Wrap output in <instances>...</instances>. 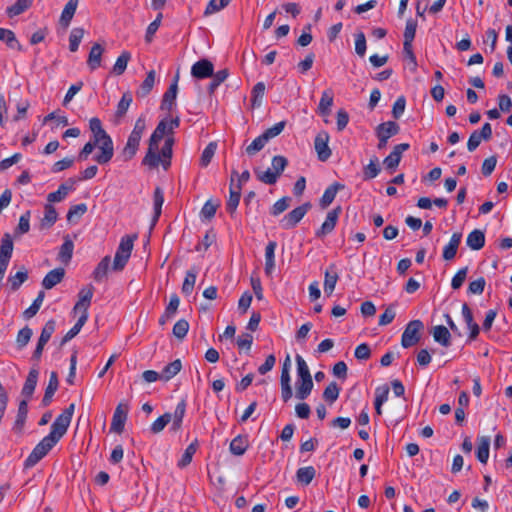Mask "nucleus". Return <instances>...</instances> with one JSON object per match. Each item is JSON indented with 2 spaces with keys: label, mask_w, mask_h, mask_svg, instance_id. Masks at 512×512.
I'll use <instances>...</instances> for the list:
<instances>
[{
  "label": "nucleus",
  "mask_w": 512,
  "mask_h": 512,
  "mask_svg": "<svg viewBox=\"0 0 512 512\" xmlns=\"http://www.w3.org/2000/svg\"><path fill=\"white\" fill-rule=\"evenodd\" d=\"M30 216H31V212L29 210L20 216L18 226L16 227V229L14 231L15 237L23 235L29 231Z\"/></svg>",
  "instance_id": "obj_56"
},
{
  "label": "nucleus",
  "mask_w": 512,
  "mask_h": 512,
  "mask_svg": "<svg viewBox=\"0 0 512 512\" xmlns=\"http://www.w3.org/2000/svg\"><path fill=\"white\" fill-rule=\"evenodd\" d=\"M137 238V235H126L121 238L120 244L115 253L114 261H113V269L115 271H121L124 269L126 263L128 262L131 252L133 249L134 240Z\"/></svg>",
  "instance_id": "obj_4"
},
{
  "label": "nucleus",
  "mask_w": 512,
  "mask_h": 512,
  "mask_svg": "<svg viewBox=\"0 0 512 512\" xmlns=\"http://www.w3.org/2000/svg\"><path fill=\"white\" fill-rule=\"evenodd\" d=\"M174 145V138L173 136H168L165 139L164 145L161 149L160 155L158 154L160 160L159 164L161 163L163 168L167 170L171 165V157H172V148Z\"/></svg>",
  "instance_id": "obj_22"
},
{
  "label": "nucleus",
  "mask_w": 512,
  "mask_h": 512,
  "mask_svg": "<svg viewBox=\"0 0 512 512\" xmlns=\"http://www.w3.org/2000/svg\"><path fill=\"white\" fill-rule=\"evenodd\" d=\"M178 81L179 74L175 75L173 83L169 86L167 91L163 95V99L161 102V109L171 111L173 106L175 105V100L178 92Z\"/></svg>",
  "instance_id": "obj_14"
},
{
  "label": "nucleus",
  "mask_w": 512,
  "mask_h": 512,
  "mask_svg": "<svg viewBox=\"0 0 512 512\" xmlns=\"http://www.w3.org/2000/svg\"><path fill=\"white\" fill-rule=\"evenodd\" d=\"M70 191L71 187H67V184H61L57 191L48 194L47 200L50 203L60 202L68 195Z\"/></svg>",
  "instance_id": "obj_59"
},
{
  "label": "nucleus",
  "mask_w": 512,
  "mask_h": 512,
  "mask_svg": "<svg viewBox=\"0 0 512 512\" xmlns=\"http://www.w3.org/2000/svg\"><path fill=\"white\" fill-rule=\"evenodd\" d=\"M132 101H133V99H132V95L130 92H125L122 95V97L117 105L116 112H115V118L118 121H120L125 116Z\"/></svg>",
  "instance_id": "obj_39"
},
{
  "label": "nucleus",
  "mask_w": 512,
  "mask_h": 512,
  "mask_svg": "<svg viewBox=\"0 0 512 512\" xmlns=\"http://www.w3.org/2000/svg\"><path fill=\"white\" fill-rule=\"evenodd\" d=\"M154 201V216H153V224H155L162 212V205L164 203V195L163 191L160 187H156L153 194Z\"/></svg>",
  "instance_id": "obj_44"
},
{
  "label": "nucleus",
  "mask_w": 512,
  "mask_h": 512,
  "mask_svg": "<svg viewBox=\"0 0 512 512\" xmlns=\"http://www.w3.org/2000/svg\"><path fill=\"white\" fill-rule=\"evenodd\" d=\"M186 400L182 399L176 406L174 413L172 414V424L170 427V431L172 432H178L183 423V419L186 413Z\"/></svg>",
  "instance_id": "obj_16"
},
{
  "label": "nucleus",
  "mask_w": 512,
  "mask_h": 512,
  "mask_svg": "<svg viewBox=\"0 0 512 512\" xmlns=\"http://www.w3.org/2000/svg\"><path fill=\"white\" fill-rule=\"evenodd\" d=\"M214 65L208 59H201L193 64L191 75L197 79L209 78L213 75Z\"/></svg>",
  "instance_id": "obj_13"
},
{
  "label": "nucleus",
  "mask_w": 512,
  "mask_h": 512,
  "mask_svg": "<svg viewBox=\"0 0 512 512\" xmlns=\"http://www.w3.org/2000/svg\"><path fill=\"white\" fill-rule=\"evenodd\" d=\"M295 359L297 363L298 380L312 379L309 367L302 356L298 354L296 355Z\"/></svg>",
  "instance_id": "obj_57"
},
{
  "label": "nucleus",
  "mask_w": 512,
  "mask_h": 512,
  "mask_svg": "<svg viewBox=\"0 0 512 512\" xmlns=\"http://www.w3.org/2000/svg\"><path fill=\"white\" fill-rule=\"evenodd\" d=\"M44 297L45 293L43 291H40L38 293V296L33 301V303L23 312V316L25 319H30L38 313L43 303Z\"/></svg>",
  "instance_id": "obj_49"
},
{
  "label": "nucleus",
  "mask_w": 512,
  "mask_h": 512,
  "mask_svg": "<svg viewBox=\"0 0 512 512\" xmlns=\"http://www.w3.org/2000/svg\"><path fill=\"white\" fill-rule=\"evenodd\" d=\"M316 475L313 466L301 467L296 472L297 481L304 485H309Z\"/></svg>",
  "instance_id": "obj_41"
},
{
  "label": "nucleus",
  "mask_w": 512,
  "mask_h": 512,
  "mask_svg": "<svg viewBox=\"0 0 512 512\" xmlns=\"http://www.w3.org/2000/svg\"><path fill=\"white\" fill-rule=\"evenodd\" d=\"M339 393H340V388L338 387L337 383L331 382L325 388V390L323 392V398L329 403H334L338 399Z\"/></svg>",
  "instance_id": "obj_61"
},
{
  "label": "nucleus",
  "mask_w": 512,
  "mask_h": 512,
  "mask_svg": "<svg viewBox=\"0 0 512 512\" xmlns=\"http://www.w3.org/2000/svg\"><path fill=\"white\" fill-rule=\"evenodd\" d=\"M34 0H17L13 5L7 7L6 13L10 18L24 13L32 5Z\"/></svg>",
  "instance_id": "obj_37"
},
{
  "label": "nucleus",
  "mask_w": 512,
  "mask_h": 512,
  "mask_svg": "<svg viewBox=\"0 0 512 512\" xmlns=\"http://www.w3.org/2000/svg\"><path fill=\"white\" fill-rule=\"evenodd\" d=\"M89 128L92 133V141L99 144L100 152L94 156V160L104 165L111 161L114 155L113 141L109 134L104 130L102 122L98 117L89 120Z\"/></svg>",
  "instance_id": "obj_3"
},
{
  "label": "nucleus",
  "mask_w": 512,
  "mask_h": 512,
  "mask_svg": "<svg viewBox=\"0 0 512 512\" xmlns=\"http://www.w3.org/2000/svg\"><path fill=\"white\" fill-rule=\"evenodd\" d=\"M93 294L94 287L91 284L84 286L78 293V301L73 308L74 312H81V315L88 317V308L91 305Z\"/></svg>",
  "instance_id": "obj_9"
},
{
  "label": "nucleus",
  "mask_w": 512,
  "mask_h": 512,
  "mask_svg": "<svg viewBox=\"0 0 512 512\" xmlns=\"http://www.w3.org/2000/svg\"><path fill=\"white\" fill-rule=\"evenodd\" d=\"M74 243L70 239L69 235L64 237V242L60 247L58 258L64 263H68L73 255Z\"/></svg>",
  "instance_id": "obj_34"
},
{
  "label": "nucleus",
  "mask_w": 512,
  "mask_h": 512,
  "mask_svg": "<svg viewBox=\"0 0 512 512\" xmlns=\"http://www.w3.org/2000/svg\"><path fill=\"white\" fill-rule=\"evenodd\" d=\"M197 272L196 268H191L186 272L184 282L182 284V292L185 295H190L192 293L196 282Z\"/></svg>",
  "instance_id": "obj_42"
},
{
  "label": "nucleus",
  "mask_w": 512,
  "mask_h": 512,
  "mask_svg": "<svg viewBox=\"0 0 512 512\" xmlns=\"http://www.w3.org/2000/svg\"><path fill=\"white\" fill-rule=\"evenodd\" d=\"M28 272L25 268L18 271L15 275H11L8 278V283L12 291H16L20 286L27 280Z\"/></svg>",
  "instance_id": "obj_47"
},
{
  "label": "nucleus",
  "mask_w": 512,
  "mask_h": 512,
  "mask_svg": "<svg viewBox=\"0 0 512 512\" xmlns=\"http://www.w3.org/2000/svg\"><path fill=\"white\" fill-rule=\"evenodd\" d=\"M182 369V363L179 359L174 360L173 362L167 364L162 372L161 379L164 381H169L174 376H176Z\"/></svg>",
  "instance_id": "obj_40"
},
{
  "label": "nucleus",
  "mask_w": 512,
  "mask_h": 512,
  "mask_svg": "<svg viewBox=\"0 0 512 512\" xmlns=\"http://www.w3.org/2000/svg\"><path fill=\"white\" fill-rule=\"evenodd\" d=\"M172 414L164 413L160 417H158L150 426V431L153 434H158L171 422Z\"/></svg>",
  "instance_id": "obj_50"
},
{
  "label": "nucleus",
  "mask_w": 512,
  "mask_h": 512,
  "mask_svg": "<svg viewBox=\"0 0 512 512\" xmlns=\"http://www.w3.org/2000/svg\"><path fill=\"white\" fill-rule=\"evenodd\" d=\"M110 262H111L110 257L105 256L97 264L95 270L93 271V278L96 282H102L107 277Z\"/></svg>",
  "instance_id": "obj_36"
},
{
  "label": "nucleus",
  "mask_w": 512,
  "mask_h": 512,
  "mask_svg": "<svg viewBox=\"0 0 512 512\" xmlns=\"http://www.w3.org/2000/svg\"><path fill=\"white\" fill-rule=\"evenodd\" d=\"M64 276L65 270L63 268H55L46 274L43 278L42 285L47 290L52 289L63 280Z\"/></svg>",
  "instance_id": "obj_21"
},
{
  "label": "nucleus",
  "mask_w": 512,
  "mask_h": 512,
  "mask_svg": "<svg viewBox=\"0 0 512 512\" xmlns=\"http://www.w3.org/2000/svg\"><path fill=\"white\" fill-rule=\"evenodd\" d=\"M131 59V54L128 51H123L121 55L117 58L114 66H113V73L115 75H122L126 68L127 64Z\"/></svg>",
  "instance_id": "obj_48"
},
{
  "label": "nucleus",
  "mask_w": 512,
  "mask_h": 512,
  "mask_svg": "<svg viewBox=\"0 0 512 512\" xmlns=\"http://www.w3.org/2000/svg\"><path fill=\"white\" fill-rule=\"evenodd\" d=\"M39 371L36 368H32L28 376L26 378V381L22 388V395L25 397V399H30L35 391L37 381H38Z\"/></svg>",
  "instance_id": "obj_19"
},
{
  "label": "nucleus",
  "mask_w": 512,
  "mask_h": 512,
  "mask_svg": "<svg viewBox=\"0 0 512 512\" xmlns=\"http://www.w3.org/2000/svg\"><path fill=\"white\" fill-rule=\"evenodd\" d=\"M241 187L240 185L234 184V178H231L230 181V189H229V198L226 203V209L228 213L233 215L239 205L241 198Z\"/></svg>",
  "instance_id": "obj_15"
},
{
  "label": "nucleus",
  "mask_w": 512,
  "mask_h": 512,
  "mask_svg": "<svg viewBox=\"0 0 512 512\" xmlns=\"http://www.w3.org/2000/svg\"><path fill=\"white\" fill-rule=\"evenodd\" d=\"M324 276V292L331 295L339 278L335 264H331L326 269Z\"/></svg>",
  "instance_id": "obj_20"
},
{
  "label": "nucleus",
  "mask_w": 512,
  "mask_h": 512,
  "mask_svg": "<svg viewBox=\"0 0 512 512\" xmlns=\"http://www.w3.org/2000/svg\"><path fill=\"white\" fill-rule=\"evenodd\" d=\"M58 386H59V381H58L57 372L52 371L50 373L49 382L45 389V393H44V396H43V399L41 402L43 407H47L50 405L53 395L55 394V392L58 389Z\"/></svg>",
  "instance_id": "obj_18"
},
{
  "label": "nucleus",
  "mask_w": 512,
  "mask_h": 512,
  "mask_svg": "<svg viewBox=\"0 0 512 512\" xmlns=\"http://www.w3.org/2000/svg\"><path fill=\"white\" fill-rule=\"evenodd\" d=\"M467 246L472 250H480L485 245V234L479 229L470 232L466 239Z\"/></svg>",
  "instance_id": "obj_25"
},
{
  "label": "nucleus",
  "mask_w": 512,
  "mask_h": 512,
  "mask_svg": "<svg viewBox=\"0 0 512 512\" xmlns=\"http://www.w3.org/2000/svg\"><path fill=\"white\" fill-rule=\"evenodd\" d=\"M55 328H56L55 320L50 319L45 323L44 327L42 328L40 337L38 339L36 348L32 355V358L34 360H36V361L40 360L43 350H44V347L47 344V342L50 340L52 334L55 332Z\"/></svg>",
  "instance_id": "obj_7"
},
{
  "label": "nucleus",
  "mask_w": 512,
  "mask_h": 512,
  "mask_svg": "<svg viewBox=\"0 0 512 512\" xmlns=\"http://www.w3.org/2000/svg\"><path fill=\"white\" fill-rule=\"evenodd\" d=\"M32 335L33 331L28 326H25L24 328L20 329L16 338L18 348H24L29 343Z\"/></svg>",
  "instance_id": "obj_62"
},
{
  "label": "nucleus",
  "mask_w": 512,
  "mask_h": 512,
  "mask_svg": "<svg viewBox=\"0 0 512 512\" xmlns=\"http://www.w3.org/2000/svg\"><path fill=\"white\" fill-rule=\"evenodd\" d=\"M139 144L140 143L138 141L132 140L131 138L128 137L127 143L121 152V157L123 161H129L135 156L139 148Z\"/></svg>",
  "instance_id": "obj_51"
},
{
  "label": "nucleus",
  "mask_w": 512,
  "mask_h": 512,
  "mask_svg": "<svg viewBox=\"0 0 512 512\" xmlns=\"http://www.w3.org/2000/svg\"><path fill=\"white\" fill-rule=\"evenodd\" d=\"M79 0H69L60 16V24L67 28L70 25V22L76 12Z\"/></svg>",
  "instance_id": "obj_29"
},
{
  "label": "nucleus",
  "mask_w": 512,
  "mask_h": 512,
  "mask_svg": "<svg viewBox=\"0 0 512 512\" xmlns=\"http://www.w3.org/2000/svg\"><path fill=\"white\" fill-rule=\"evenodd\" d=\"M410 145L408 143H401L393 148V151L384 159L383 163L386 169L394 171L402 158V153L408 150Z\"/></svg>",
  "instance_id": "obj_12"
},
{
  "label": "nucleus",
  "mask_w": 512,
  "mask_h": 512,
  "mask_svg": "<svg viewBox=\"0 0 512 512\" xmlns=\"http://www.w3.org/2000/svg\"><path fill=\"white\" fill-rule=\"evenodd\" d=\"M27 414H28V400L23 399L19 403L17 416H16L15 423L13 426V430L16 431L17 433L22 432L25 422H26V419H27Z\"/></svg>",
  "instance_id": "obj_24"
},
{
  "label": "nucleus",
  "mask_w": 512,
  "mask_h": 512,
  "mask_svg": "<svg viewBox=\"0 0 512 512\" xmlns=\"http://www.w3.org/2000/svg\"><path fill=\"white\" fill-rule=\"evenodd\" d=\"M342 212L341 206H337L331 211H329L326 215L325 221L322 223L320 228L316 230L315 236L317 238H324L326 235L332 233L335 229L336 224L339 220V216Z\"/></svg>",
  "instance_id": "obj_8"
},
{
  "label": "nucleus",
  "mask_w": 512,
  "mask_h": 512,
  "mask_svg": "<svg viewBox=\"0 0 512 512\" xmlns=\"http://www.w3.org/2000/svg\"><path fill=\"white\" fill-rule=\"evenodd\" d=\"M83 28H73L69 36V49L71 52H76L84 36Z\"/></svg>",
  "instance_id": "obj_53"
},
{
  "label": "nucleus",
  "mask_w": 512,
  "mask_h": 512,
  "mask_svg": "<svg viewBox=\"0 0 512 512\" xmlns=\"http://www.w3.org/2000/svg\"><path fill=\"white\" fill-rule=\"evenodd\" d=\"M265 93V84L263 82H258L252 89V106L259 107L262 103V98Z\"/></svg>",
  "instance_id": "obj_60"
},
{
  "label": "nucleus",
  "mask_w": 512,
  "mask_h": 512,
  "mask_svg": "<svg viewBox=\"0 0 512 512\" xmlns=\"http://www.w3.org/2000/svg\"><path fill=\"white\" fill-rule=\"evenodd\" d=\"M197 447H198L197 440H195L194 442L190 443L187 446V448L185 449L181 459L177 463V466L179 468H184V467L188 466L191 463L192 458H193L194 454L197 451Z\"/></svg>",
  "instance_id": "obj_43"
},
{
  "label": "nucleus",
  "mask_w": 512,
  "mask_h": 512,
  "mask_svg": "<svg viewBox=\"0 0 512 512\" xmlns=\"http://www.w3.org/2000/svg\"><path fill=\"white\" fill-rule=\"evenodd\" d=\"M254 172L257 176V179L267 185L275 184L280 177L271 168H268L266 171L255 169Z\"/></svg>",
  "instance_id": "obj_45"
},
{
  "label": "nucleus",
  "mask_w": 512,
  "mask_h": 512,
  "mask_svg": "<svg viewBox=\"0 0 512 512\" xmlns=\"http://www.w3.org/2000/svg\"><path fill=\"white\" fill-rule=\"evenodd\" d=\"M13 252V240L10 234L6 233L2 239L0 244V258H8L10 259Z\"/></svg>",
  "instance_id": "obj_55"
},
{
  "label": "nucleus",
  "mask_w": 512,
  "mask_h": 512,
  "mask_svg": "<svg viewBox=\"0 0 512 512\" xmlns=\"http://www.w3.org/2000/svg\"><path fill=\"white\" fill-rule=\"evenodd\" d=\"M432 335L434 340L440 345L444 347H449L451 345V334L445 326H435L432 330Z\"/></svg>",
  "instance_id": "obj_28"
},
{
  "label": "nucleus",
  "mask_w": 512,
  "mask_h": 512,
  "mask_svg": "<svg viewBox=\"0 0 512 512\" xmlns=\"http://www.w3.org/2000/svg\"><path fill=\"white\" fill-rule=\"evenodd\" d=\"M312 379L297 380L296 382V397L300 400H305L313 389Z\"/></svg>",
  "instance_id": "obj_35"
},
{
  "label": "nucleus",
  "mask_w": 512,
  "mask_h": 512,
  "mask_svg": "<svg viewBox=\"0 0 512 512\" xmlns=\"http://www.w3.org/2000/svg\"><path fill=\"white\" fill-rule=\"evenodd\" d=\"M291 198L288 196L282 197L278 201H276L271 210L270 213L273 216H278L281 213H283L285 210H287L290 206Z\"/></svg>",
  "instance_id": "obj_64"
},
{
  "label": "nucleus",
  "mask_w": 512,
  "mask_h": 512,
  "mask_svg": "<svg viewBox=\"0 0 512 512\" xmlns=\"http://www.w3.org/2000/svg\"><path fill=\"white\" fill-rule=\"evenodd\" d=\"M103 52L104 48L98 43H95L91 47L87 59V65L89 66L90 70L94 71L101 66V57Z\"/></svg>",
  "instance_id": "obj_26"
},
{
  "label": "nucleus",
  "mask_w": 512,
  "mask_h": 512,
  "mask_svg": "<svg viewBox=\"0 0 512 512\" xmlns=\"http://www.w3.org/2000/svg\"><path fill=\"white\" fill-rule=\"evenodd\" d=\"M189 330V323L185 319L178 320L173 326V335L182 340L185 338Z\"/></svg>",
  "instance_id": "obj_63"
},
{
  "label": "nucleus",
  "mask_w": 512,
  "mask_h": 512,
  "mask_svg": "<svg viewBox=\"0 0 512 512\" xmlns=\"http://www.w3.org/2000/svg\"><path fill=\"white\" fill-rule=\"evenodd\" d=\"M342 189H344V185L339 182L328 186L319 201L320 207L326 209L334 201L338 191Z\"/></svg>",
  "instance_id": "obj_17"
},
{
  "label": "nucleus",
  "mask_w": 512,
  "mask_h": 512,
  "mask_svg": "<svg viewBox=\"0 0 512 512\" xmlns=\"http://www.w3.org/2000/svg\"><path fill=\"white\" fill-rule=\"evenodd\" d=\"M269 141L266 139V137L263 135V133L258 136L257 138H255L251 144H249L246 149H245V152L248 156H254L256 153H258L259 151H261L265 145L268 143Z\"/></svg>",
  "instance_id": "obj_46"
},
{
  "label": "nucleus",
  "mask_w": 512,
  "mask_h": 512,
  "mask_svg": "<svg viewBox=\"0 0 512 512\" xmlns=\"http://www.w3.org/2000/svg\"><path fill=\"white\" fill-rule=\"evenodd\" d=\"M489 447H490V438L487 436H482L478 439V446L476 451L477 459L481 463H487L489 458Z\"/></svg>",
  "instance_id": "obj_33"
},
{
  "label": "nucleus",
  "mask_w": 512,
  "mask_h": 512,
  "mask_svg": "<svg viewBox=\"0 0 512 512\" xmlns=\"http://www.w3.org/2000/svg\"><path fill=\"white\" fill-rule=\"evenodd\" d=\"M249 442L247 436L238 435L230 443V452L233 455L241 456L248 449Z\"/></svg>",
  "instance_id": "obj_30"
},
{
  "label": "nucleus",
  "mask_w": 512,
  "mask_h": 512,
  "mask_svg": "<svg viewBox=\"0 0 512 512\" xmlns=\"http://www.w3.org/2000/svg\"><path fill=\"white\" fill-rule=\"evenodd\" d=\"M58 214L54 206L50 203L44 207V217L41 220V228H50L57 221Z\"/></svg>",
  "instance_id": "obj_38"
},
{
  "label": "nucleus",
  "mask_w": 512,
  "mask_h": 512,
  "mask_svg": "<svg viewBox=\"0 0 512 512\" xmlns=\"http://www.w3.org/2000/svg\"><path fill=\"white\" fill-rule=\"evenodd\" d=\"M211 77L212 81L208 86V91L210 94H212L216 90V88L227 79L228 71L226 69H223L219 70L216 73L213 72V75Z\"/></svg>",
  "instance_id": "obj_58"
},
{
  "label": "nucleus",
  "mask_w": 512,
  "mask_h": 512,
  "mask_svg": "<svg viewBox=\"0 0 512 512\" xmlns=\"http://www.w3.org/2000/svg\"><path fill=\"white\" fill-rule=\"evenodd\" d=\"M129 407L126 404L119 403L114 411L110 430L112 432L121 434L124 430L125 422L127 420Z\"/></svg>",
  "instance_id": "obj_10"
},
{
  "label": "nucleus",
  "mask_w": 512,
  "mask_h": 512,
  "mask_svg": "<svg viewBox=\"0 0 512 512\" xmlns=\"http://www.w3.org/2000/svg\"><path fill=\"white\" fill-rule=\"evenodd\" d=\"M424 325L421 320L410 321L402 334L401 345L404 348H409L417 344L421 338L420 332L423 330Z\"/></svg>",
  "instance_id": "obj_5"
},
{
  "label": "nucleus",
  "mask_w": 512,
  "mask_h": 512,
  "mask_svg": "<svg viewBox=\"0 0 512 512\" xmlns=\"http://www.w3.org/2000/svg\"><path fill=\"white\" fill-rule=\"evenodd\" d=\"M180 125L179 117L171 118V119H163L161 120L155 130L153 131L150 139H149V147L148 151L143 158V164L147 165L151 168H156L159 165V156L157 153L159 143L166 135L172 136L174 130L178 128Z\"/></svg>",
  "instance_id": "obj_2"
},
{
  "label": "nucleus",
  "mask_w": 512,
  "mask_h": 512,
  "mask_svg": "<svg viewBox=\"0 0 512 512\" xmlns=\"http://www.w3.org/2000/svg\"><path fill=\"white\" fill-rule=\"evenodd\" d=\"M329 135L326 132L317 134L314 140V147L317 152L318 159L322 162L329 159L331 156V149L328 146Z\"/></svg>",
  "instance_id": "obj_11"
},
{
  "label": "nucleus",
  "mask_w": 512,
  "mask_h": 512,
  "mask_svg": "<svg viewBox=\"0 0 512 512\" xmlns=\"http://www.w3.org/2000/svg\"><path fill=\"white\" fill-rule=\"evenodd\" d=\"M87 319L88 318H87L86 315H80V317L77 320V322L75 323V325L63 337V339L61 341V344L63 345L66 342H68L71 339H73L80 332L82 327L85 325Z\"/></svg>",
  "instance_id": "obj_54"
},
{
  "label": "nucleus",
  "mask_w": 512,
  "mask_h": 512,
  "mask_svg": "<svg viewBox=\"0 0 512 512\" xmlns=\"http://www.w3.org/2000/svg\"><path fill=\"white\" fill-rule=\"evenodd\" d=\"M311 207V203L306 202L294 208L280 220L281 228L284 230H290L296 227L297 224L304 218L307 212L311 209Z\"/></svg>",
  "instance_id": "obj_6"
},
{
  "label": "nucleus",
  "mask_w": 512,
  "mask_h": 512,
  "mask_svg": "<svg viewBox=\"0 0 512 512\" xmlns=\"http://www.w3.org/2000/svg\"><path fill=\"white\" fill-rule=\"evenodd\" d=\"M155 77L156 73L154 70H151L147 73L146 78L141 83L139 89L136 91V95L138 97L144 98L151 92L155 84Z\"/></svg>",
  "instance_id": "obj_32"
},
{
  "label": "nucleus",
  "mask_w": 512,
  "mask_h": 512,
  "mask_svg": "<svg viewBox=\"0 0 512 512\" xmlns=\"http://www.w3.org/2000/svg\"><path fill=\"white\" fill-rule=\"evenodd\" d=\"M400 130L399 125L396 122L388 121L381 123L376 128L377 136H385L386 138H390L396 134H398Z\"/></svg>",
  "instance_id": "obj_31"
},
{
  "label": "nucleus",
  "mask_w": 512,
  "mask_h": 512,
  "mask_svg": "<svg viewBox=\"0 0 512 512\" xmlns=\"http://www.w3.org/2000/svg\"><path fill=\"white\" fill-rule=\"evenodd\" d=\"M462 234L454 233L448 242V244L443 249V258L446 261H450L455 258L457 254L458 247L461 243Z\"/></svg>",
  "instance_id": "obj_23"
},
{
  "label": "nucleus",
  "mask_w": 512,
  "mask_h": 512,
  "mask_svg": "<svg viewBox=\"0 0 512 512\" xmlns=\"http://www.w3.org/2000/svg\"><path fill=\"white\" fill-rule=\"evenodd\" d=\"M74 409L75 404L71 403L60 415L57 416L51 425L50 433L34 447L30 455L26 458L24 462L25 468L35 466L66 434L72 420Z\"/></svg>",
  "instance_id": "obj_1"
},
{
  "label": "nucleus",
  "mask_w": 512,
  "mask_h": 512,
  "mask_svg": "<svg viewBox=\"0 0 512 512\" xmlns=\"http://www.w3.org/2000/svg\"><path fill=\"white\" fill-rule=\"evenodd\" d=\"M277 243L270 241L265 248V273L271 275L275 268V250Z\"/></svg>",
  "instance_id": "obj_27"
},
{
  "label": "nucleus",
  "mask_w": 512,
  "mask_h": 512,
  "mask_svg": "<svg viewBox=\"0 0 512 512\" xmlns=\"http://www.w3.org/2000/svg\"><path fill=\"white\" fill-rule=\"evenodd\" d=\"M333 105V95L330 91H324L318 105V111L321 115H328Z\"/></svg>",
  "instance_id": "obj_52"
}]
</instances>
